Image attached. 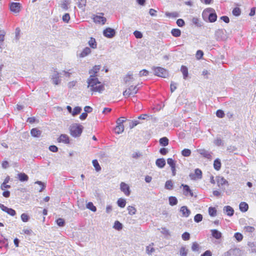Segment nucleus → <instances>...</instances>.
I'll return each instance as SVG.
<instances>
[{
	"label": "nucleus",
	"mask_w": 256,
	"mask_h": 256,
	"mask_svg": "<svg viewBox=\"0 0 256 256\" xmlns=\"http://www.w3.org/2000/svg\"><path fill=\"white\" fill-rule=\"evenodd\" d=\"M171 34L174 37H179L181 34V31L178 28H173L171 31Z\"/></svg>",
	"instance_id": "34"
},
{
	"label": "nucleus",
	"mask_w": 256,
	"mask_h": 256,
	"mask_svg": "<svg viewBox=\"0 0 256 256\" xmlns=\"http://www.w3.org/2000/svg\"><path fill=\"white\" fill-rule=\"evenodd\" d=\"M114 228L115 230H120L122 228V224L120 222L116 220L114 222Z\"/></svg>",
	"instance_id": "42"
},
{
	"label": "nucleus",
	"mask_w": 256,
	"mask_h": 256,
	"mask_svg": "<svg viewBox=\"0 0 256 256\" xmlns=\"http://www.w3.org/2000/svg\"><path fill=\"white\" fill-rule=\"evenodd\" d=\"M224 212L228 216H232L234 213V209L230 206H228L224 208Z\"/></svg>",
	"instance_id": "20"
},
{
	"label": "nucleus",
	"mask_w": 256,
	"mask_h": 256,
	"mask_svg": "<svg viewBox=\"0 0 256 256\" xmlns=\"http://www.w3.org/2000/svg\"><path fill=\"white\" fill-rule=\"evenodd\" d=\"M103 13H100V15H96L93 16L94 22L98 24L104 25L105 24L106 18L104 17Z\"/></svg>",
	"instance_id": "7"
},
{
	"label": "nucleus",
	"mask_w": 256,
	"mask_h": 256,
	"mask_svg": "<svg viewBox=\"0 0 256 256\" xmlns=\"http://www.w3.org/2000/svg\"><path fill=\"white\" fill-rule=\"evenodd\" d=\"M18 178L21 182L28 181V176L24 173H20L18 174Z\"/></svg>",
	"instance_id": "29"
},
{
	"label": "nucleus",
	"mask_w": 256,
	"mask_h": 256,
	"mask_svg": "<svg viewBox=\"0 0 256 256\" xmlns=\"http://www.w3.org/2000/svg\"><path fill=\"white\" fill-rule=\"evenodd\" d=\"M82 111V108L80 106H76L72 110V116H76L79 114Z\"/></svg>",
	"instance_id": "39"
},
{
	"label": "nucleus",
	"mask_w": 256,
	"mask_h": 256,
	"mask_svg": "<svg viewBox=\"0 0 256 256\" xmlns=\"http://www.w3.org/2000/svg\"><path fill=\"white\" fill-rule=\"evenodd\" d=\"M156 165L160 168H163L166 165V161L164 158H158L156 162Z\"/></svg>",
	"instance_id": "21"
},
{
	"label": "nucleus",
	"mask_w": 256,
	"mask_h": 256,
	"mask_svg": "<svg viewBox=\"0 0 256 256\" xmlns=\"http://www.w3.org/2000/svg\"><path fill=\"white\" fill-rule=\"evenodd\" d=\"M192 251H198L200 250V246L197 242H193L192 246Z\"/></svg>",
	"instance_id": "52"
},
{
	"label": "nucleus",
	"mask_w": 256,
	"mask_h": 256,
	"mask_svg": "<svg viewBox=\"0 0 256 256\" xmlns=\"http://www.w3.org/2000/svg\"><path fill=\"white\" fill-rule=\"evenodd\" d=\"M87 208L91 210L94 212H96V207L94 205L93 203L92 202H88L86 206Z\"/></svg>",
	"instance_id": "40"
},
{
	"label": "nucleus",
	"mask_w": 256,
	"mask_h": 256,
	"mask_svg": "<svg viewBox=\"0 0 256 256\" xmlns=\"http://www.w3.org/2000/svg\"><path fill=\"white\" fill-rule=\"evenodd\" d=\"M152 70L154 74L158 76L166 78L168 76V70L162 67H153Z\"/></svg>",
	"instance_id": "4"
},
{
	"label": "nucleus",
	"mask_w": 256,
	"mask_h": 256,
	"mask_svg": "<svg viewBox=\"0 0 256 256\" xmlns=\"http://www.w3.org/2000/svg\"><path fill=\"white\" fill-rule=\"evenodd\" d=\"M202 17L204 20L210 22H214L217 19L215 10L211 8H207L203 11Z\"/></svg>",
	"instance_id": "2"
},
{
	"label": "nucleus",
	"mask_w": 256,
	"mask_h": 256,
	"mask_svg": "<svg viewBox=\"0 0 256 256\" xmlns=\"http://www.w3.org/2000/svg\"><path fill=\"white\" fill-rule=\"evenodd\" d=\"M88 88L93 92H102L104 90V86L94 76H90L88 79Z\"/></svg>",
	"instance_id": "1"
},
{
	"label": "nucleus",
	"mask_w": 256,
	"mask_h": 256,
	"mask_svg": "<svg viewBox=\"0 0 256 256\" xmlns=\"http://www.w3.org/2000/svg\"><path fill=\"white\" fill-rule=\"evenodd\" d=\"M182 238L184 240H188L190 238V234L188 232H185L182 234Z\"/></svg>",
	"instance_id": "60"
},
{
	"label": "nucleus",
	"mask_w": 256,
	"mask_h": 256,
	"mask_svg": "<svg viewBox=\"0 0 256 256\" xmlns=\"http://www.w3.org/2000/svg\"><path fill=\"white\" fill-rule=\"evenodd\" d=\"M214 167L216 170H219L221 168V162L219 159H216L214 162Z\"/></svg>",
	"instance_id": "32"
},
{
	"label": "nucleus",
	"mask_w": 256,
	"mask_h": 256,
	"mask_svg": "<svg viewBox=\"0 0 256 256\" xmlns=\"http://www.w3.org/2000/svg\"><path fill=\"white\" fill-rule=\"evenodd\" d=\"M148 74V72L146 70H140L139 72L138 76L141 77L142 76H146Z\"/></svg>",
	"instance_id": "63"
},
{
	"label": "nucleus",
	"mask_w": 256,
	"mask_h": 256,
	"mask_svg": "<svg viewBox=\"0 0 256 256\" xmlns=\"http://www.w3.org/2000/svg\"><path fill=\"white\" fill-rule=\"evenodd\" d=\"M208 214L211 216H215L216 215V210L215 208L210 207L208 208Z\"/></svg>",
	"instance_id": "45"
},
{
	"label": "nucleus",
	"mask_w": 256,
	"mask_h": 256,
	"mask_svg": "<svg viewBox=\"0 0 256 256\" xmlns=\"http://www.w3.org/2000/svg\"><path fill=\"white\" fill-rule=\"evenodd\" d=\"M103 34L108 38H112L116 34V31L114 29L108 28L103 31Z\"/></svg>",
	"instance_id": "11"
},
{
	"label": "nucleus",
	"mask_w": 256,
	"mask_h": 256,
	"mask_svg": "<svg viewBox=\"0 0 256 256\" xmlns=\"http://www.w3.org/2000/svg\"><path fill=\"white\" fill-rule=\"evenodd\" d=\"M168 201L169 204L172 206H175L178 204V200L175 196H170L168 198Z\"/></svg>",
	"instance_id": "31"
},
{
	"label": "nucleus",
	"mask_w": 256,
	"mask_h": 256,
	"mask_svg": "<svg viewBox=\"0 0 256 256\" xmlns=\"http://www.w3.org/2000/svg\"><path fill=\"white\" fill-rule=\"evenodd\" d=\"M232 14L235 16H238L240 14V10L238 8H235L232 10Z\"/></svg>",
	"instance_id": "59"
},
{
	"label": "nucleus",
	"mask_w": 256,
	"mask_h": 256,
	"mask_svg": "<svg viewBox=\"0 0 256 256\" xmlns=\"http://www.w3.org/2000/svg\"><path fill=\"white\" fill-rule=\"evenodd\" d=\"M86 3V0H80V2H78V6L80 8H83L85 6Z\"/></svg>",
	"instance_id": "61"
},
{
	"label": "nucleus",
	"mask_w": 256,
	"mask_h": 256,
	"mask_svg": "<svg viewBox=\"0 0 256 256\" xmlns=\"http://www.w3.org/2000/svg\"><path fill=\"white\" fill-rule=\"evenodd\" d=\"M226 30L224 29H218L216 30L214 33V36L216 39L218 40H224L226 38Z\"/></svg>",
	"instance_id": "6"
},
{
	"label": "nucleus",
	"mask_w": 256,
	"mask_h": 256,
	"mask_svg": "<svg viewBox=\"0 0 256 256\" xmlns=\"http://www.w3.org/2000/svg\"><path fill=\"white\" fill-rule=\"evenodd\" d=\"M88 45L92 48L95 49L97 48V43L96 41L95 38H90L88 42Z\"/></svg>",
	"instance_id": "25"
},
{
	"label": "nucleus",
	"mask_w": 256,
	"mask_h": 256,
	"mask_svg": "<svg viewBox=\"0 0 256 256\" xmlns=\"http://www.w3.org/2000/svg\"><path fill=\"white\" fill-rule=\"evenodd\" d=\"M134 36L137 38H141L142 37V34L140 32L136 30L134 32Z\"/></svg>",
	"instance_id": "62"
},
{
	"label": "nucleus",
	"mask_w": 256,
	"mask_h": 256,
	"mask_svg": "<svg viewBox=\"0 0 256 256\" xmlns=\"http://www.w3.org/2000/svg\"><path fill=\"white\" fill-rule=\"evenodd\" d=\"M184 22L182 19L180 18L176 20V24L178 26L182 27L184 25Z\"/></svg>",
	"instance_id": "64"
},
{
	"label": "nucleus",
	"mask_w": 256,
	"mask_h": 256,
	"mask_svg": "<svg viewBox=\"0 0 256 256\" xmlns=\"http://www.w3.org/2000/svg\"><path fill=\"white\" fill-rule=\"evenodd\" d=\"M191 154V150L188 148H184L182 151V154L184 156H189Z\"/></svg>",
	"instance_id": "47"
},
{
	"label": "nucleus",
	"mask_w": 256,
	"mask_h": 256,
	"mask_svg": "<svg viewBox=\"0 0 256 256\" xmlns=\"http://www.w3.org/2000/svg\"><path fill=\"white\" fill-rule=\"evenodd\" d=\"M134 78L132 74H128L124 78V82L125 83H128L130 82H132Z\"/></svg>",
	"instance_id": "46"
},
{
	"label": "nucleus",
	"mask_w": 256,
	"mask_h": 256,
	"mask_svg": "<svg viewBox=\"0 0 256 256\" xmlns=\"http://www.w3.org/2000/svg\"><path fill=\"white\" fill-rule=\"evenodd\" d=\"M52 83L56 85H58L60 82V74L57 71H54L52 75Z\"/></svg>",
	"instance_id": "15"
},
{
	"label": "nucleus",
	"mask_w": 256,
	"mask_h": 256,
	"mask_svg": "<svg viewBox=\"0 0 256 256\" xmlns=\"http://www.w3.org/2000/svg\"><path fill=\"white\" fill-rule=\"evenodd\" d=\"M167 163L170 168L174 166H176V162L172 158H168Z\"/></svg>",
	"instance_id": "50"
},
{
	"label": "nucleus",
	"mask_w": 256,
	"mask_h": 256,
	"mask_svg": "<svg viewBox=\"0 0 256 256\" xmlns=\"http://www.w3.org/2000/svg\"><path fill=\"white\" fill-rule=\"evenodd\" d=\"M234 237L238 242L242 240L243 238L242 235L240 232H236L234 235Z\"/></svg>",
	"instance_id": "56"
},
{
	"label": "nucleus",
	"mask_w": 256,
	"mask_h": 256,
	"mask_svg": "<svg viewBox=\"0 0 256 256\" xmlns=\"http://www.w3.org/2000/svg\"><path fill=\"white\" fill-rule=\"evenodd\" d=\"M118 205L120 208H124L126 204V200L122 198H120L118 199L117 201Z\"/></svg>",
	"instance_id": "36"
},
{
	"label": "nucleus",
	"mask_w": 256,
	"mask_h": 256,
	"mask_svg": "<svg viewBox=\"0 0 256 256\" xmlns=\"http://www.w3.org/2000/svg\"><path fill=\"white\" fill-rule=\"evenodd\" d=\"M160 143L162 146H166L168 144V140L166 137H164L160 140Z\"/></svg>",
	"instance_id": "41"
},
{
	"label": "nucleus",
	"mask_w": 256,
	"mask_h": 256,
	"mask_svg": "<svg viewBox=\"0 0 256 256\" xmlns=\"http://www.w3.org/2000/svg\"><path fill=\"white\" fill-rule=\"evenodd\" d=\"M180 187L183 188V194L186 196L192 197L194 196L192 190H190V186L186 184H182Z\"/></svg>",
	"instance_id": "10"
},
{
	"label": "nucleus",
	"mask_w": 256,
	"mask_h": 256,
	"mask_svg": "<svg viewBox=\"0 0 256 256\" xmlns=\"http://www.w3.org/2000/svg\"><path fill=\"white\" fill-rule=\"evenodd\" d=\"M92 164L95 168V170L97 172H99L101 170V167L100 166L98 160H92Z\"/></svg>",
	"instance_id": "44"
},
{
	"label": "nucleus",
	"mask_w": 256,
	"mask_h": 256,
	"mask_svg": "<svg viewBox=\"0 0 256 256\" xmlns=\"http://www.w3.org/2000/svg\"><path fill=\"white\" fill-rule=\"evenodd\" d=\"M189 176L192 180H196L202 178V172L199 168H196L194 173H190Z\"/></svg>",
	"instance_id": "8"
},
{
	"label": "nucleus",
	"mask_w": 256,
	"mask_h": 256,
	"mask_svg": "<svg viewBox=\"0 0 256 256\" xmlns=\"http://www.w3.org/2000/svg\"><path fill=\"white\" fill-rule=\"evenodd\" d=\"M30 134L34 137H39L41 135L42 132L36 128H34L31 130Z\"/></svg>",
	"instance_id": "24"
},
{
	"label": "nucleus",
	"mask_w": 256,
	"mask_h": 256,
	"mask_svg": "<svg viewBox=\"0 0 256 256\" xmlns=\"http://www.w3.org/2000/svg\"><path fill=\"white\" fill-rule=\"evenodd\" d=\"M165 14L166 16L172 17V18H177L179 16V14L177 12H166Z\"/></svg>",
	"instance_id": "49"
},
{
	"label": "nucleus",
	"mask_w": 256,
	"mask_h": 256,
	"mask_svg": "<svg viewBox=\"0 0 256 256\" xmlns=\"http://www.w3.org/2000/svg\"><path fill=\"white\" fill-rule=\"evenodd\" d=\"M179 253L180 256H187L188 249L186 246H182L180 248Z\"/></svg>",
	"instance_id": "28"
},
{
	"label": "nucleus",
	"mask_w": 256,
	"mask_h": 256,
	"mask_svg": "<svg viewBox=\"0 0 256 256\" xmlns=\"http://www.w3.org/2000/svg\"><path fill=\"white\" fill-rule=\"evenodd\" d=\"M180 70L182 73L184 78L186 80L188 74V68L184 66H181Z\"/></svg>",
	"instance_id": "27"
},
{
	"label": "nucleus",
	"mask_w": 256,
	"mask_h": 256,
	"mask_svg": "<svg viewBox=\"0 0 256 256\" xmlns=\"http://www.w3.org/2000/svg\"><path fill=\"white\" fill-rule=\"evenodd\" d=\"M70 4V2L68 0H64L62 4H61V7L65 10H66L68 8V6Z\"/></svg>",
	"instance_id": "43"
},
{
	"label": "nucleus",
	"mask_w": 256,
	"mask_h": 256,
	"mask_svg": "<svg viewBox=\"0 0 256 256\" xmlns=\"http://www.w3.org/2000/svg\"><path fill=\"white\" fill-rule=\"evenodd\" d=\"M255 228L253 226H246L244 228V230L248 232L252 233L254 232Z\"/></svg>",
	"instance_id": "54"
},
{
	"label": "nucleus",
	"mask_w": 256,
	"mask_h": 256,
	"mask_svg": "<svg viewBox=\"0 0 256 256\" xmlns=\"http://www.w3.org/2000/svg\"><path fill=\"white\" fill-rule=\"evenodd\" d=\"M91 53V50L88 47L85 48L80 54V58H84Z\"/></svg>",
	"instance_id": "22"
},
{
	"label": "nucleus",
	"mask_w": 256,
	"mask_h": 256,
	"mask_svg": "<svg viewBox=\"0 0 256 256\" xmlns=\"http://www.w3.org/2000/svg\"><path fill=\"white\" fill-rule=\"evenodd\" d=\"M180 212L182 213V216L184 217H188L190 214V211L187 206H182L180 208Z\"/></svg>",
	"instance_id": "19"
},
{
	"label": "nucleus",
	"mask_w": 256,
	"mask_h": 256,
	"mask_svg": "<svg viewBox=\"0 0 256 256\" xmlns=\"http://www.w3.org/2000/svg\"><path fill=\"white\" fill-rule=\"evenodd\" d=\"M84 127L78 124H73L70 127V135L74 138L80 136L83 130Z\"/></svg>",
	"instance_id": "3"
},
{
	"label": "nucleus",
	"mask_w": 256,
	"mask_h": 256,
	"mask_svg": "<svg viewBox=\"0 0 256 256\" xmlns=\"http://www.w3.org/2000/svg\"><path fill=\"white\" fill-rule=\"evenodd\" d=\"M138 89L139 88L138 87V86H131L123 92V96L125 98H128L130 96H134V94L138 92Z\"/></svg>",
	"instance_id": "5"
},
{
	"label": "nucleus",
	"mask_w": 256,
	"mask_h": 256,
	"mask_svg": "<svg viewBox=\"0 0 256 256\" xmlns=\"http://www.w3.org/2000/svg\"><path fill=\"white\" fill-rule=\"evenodd\" d=\"M202 220V216L201 214H196L194 217V220L196 222H199Z\"/></svg>",
	"instance_id": "51"
},
{
	"label": "nucleus",
	"mask_w": 256,
	"mask_h": 256,
	"mask_svg": "<svg viewBox=\"0 0 256 256\" xmlns=\"http://www.w3.org/2000/svg\"><path fill=\"white\" fill-rule=\"evenodd\" d=\"M60 142H63L66 144L70 143V138L68 135L66 134H62L58 139Z\"/></svg>",
	"instance_id": "18"
},
{
	"label": "nucleus",
	"mask_w": 256,
	"mask_h": 256,
	"mask_svg": "<svg viewBox=\"0 0 256 256\" xmlns=\"http://www.w3.org/2000/svg\"><path fill=\"white\" fill-rule=\"evenodd\" d=\"M153 244H150L146 248V252L148 254H151L154 252V248L152 246Z\"/></svg>",
	"instance_id": "38"
},
{
	"label": "nucleus",
	"mask_w": 256,
	"mask_h": 256,
	"mask_svg": "<svg viewBox=\"0 0 256 256\" xmlns=\"http://www.w3.org/2000/svg\"><path fill=\"white\" fill-rule=\"evenodd\" d=\"M197 152L200 155H202V156L206 158L211 159L212 158V153L209 152L208 151L206 150L205 149H199L197 150Z\"/></svg>",
	"instance_id": "16"
},
{
	"label": "nucleus",
	"mask_w": 256,
	"mask_h": 256,
	"mask_svg": "<svg viewBox=\"0 0 256 256\" xmlns=\"http://www.w3.org/2000/svg\"><path fill=\"white\" fill-rule=\"evenodd\" d=\"M21 4L19 2H12L10 5V8L12 12L18 13L20 10Z\"/></svg>",
	"instance_id": "14"
},
{
	"label": "nucleus",
	"mask_w": 256,
	"mask_h": 256,
	"mask_svg": "<svg viewBox=\"0 0 256 256\" xmlns=\"http://www.w3.org/2000/svg\"><path fill=\"white\" fill-rule=\"evenodd\" d=\"M56 222L59 226H64L65 223L64 220L62 218H58L57 219Z\"/></svg>",
	"instance_id": "53"
},
{
	"label": "nucleus",
	"mask_w": 256,
	"mask_h": 256,
	"mask_svg": "<svg viewBox=\"0 0 256 256\" xmlns=\"http://www.w3.org/2000/svg\"><path fill=\"white\" fill-rule=\"evenodd\" d=\"M203 56H204L203 52L201 50H198L196 52V59L200 60L202 58Z\"/></svg>",
	"instance_id": "57"
},
{
	"label": "nucleus",
	"mask_w": 256,
	"mask_h": 256,
	"mask_svg": "<svg viewBox=\"0 0 256 256\" xmlns=\"http://www.w3.org/2000/svg\"><path fill=\"white\" fill-rule=\"evenodd\" d=\"M124 130V125H116L114 131L117 134H120L122 133Z\"/></svg>",
	"instance_id": "33"
},
{
	"label": "nucleus",
	"mask_w": 256,
	"mask_h": 256,
	"mask_svg": "<svg viewBox=\"0 0 256 256\" xmlns=\"http://www.w3.org/2000/svg\"><path fill=\"white\" fill-rule=\"evenodd\" d=\"M0 208L4 212H6L11 216H14L16 214V211L11 208H8L4 204H0Z\"/></svg>",
	"instance_id": "13"
},
{
	"label": "nucleus",
	"mask_w": 256,
	"mask_h": 256,
	"mask_svg": "<svg viewBox=\"0 0 256 256\" xmlns=\"http://www.w3.org/2000/svg\"><path fill=\"white\" fill-rule=\"evenodd\" d=\"M21 220L23 222H27L30 220V216L27 214L23 213L21 214L20 216Z\"/></svg>",
	"instance_id": "48"
},
{
	"label": "nucleus",
	"mask_w": 256,
	"mask_h": 256,
	"mask_svg": "<svg viewBox=\"0 0 256 256\" xmlns=\"http://www.w3.org/2000/svg\"><path fill=\"white\" fill-rule=\"evenodd\" d=\"M216 116L219 118H222L224 116V113L223 110H219L216 111Z\"/></svg>",
	"instance_id": "58"
},
{
	"label": "nucleus",
	"mask_w": 256,
	"mask_h": 256,
	"mask_svg": "<svg viewBox=\"0 0 256 256\" xmlns=\"http://www.w3.org/2000/svg\"><path fill=\"white\" fill-rule=\"evenodd\" d=\"M212 237L218 240H221L222 238V233L216 229H212L210 230Z\"/></svg>",
	"instance_id": "12"
},
{
	"label": "nucleus",
	"mask_w": 256,
	"mask_h": 256,
	"mask_svg": "<svg viewBox=\"0 0 256 256\" xmlns=\"http://www.w3.org/2000/svg\"><path fill=\"white\" fill-rule=\"evenodd\" d=\"M120 190L126 196H129L130 194V186L124 182L120 184Z\"/></svg>",
	"instance_id": "9"
},
{
	"label": "nucleus",
	"mask_w": 256,
	"mask_h": 256,
	"mask_svg": "<svg viewBox=\"0 0 256 256\" xmlns=\"http://www.w3.org/2000/svg\"><path fill=\"white\" fill-rule=\"evenodd\" d=\"M127 210L130 215L132 216L136 214V210L134 206H128L127 207Z\"/></svg>",
	"instance_id": "35"
},
{
	"label": "nucleus",
	"mask_w": 256,
	"mask_h": 256,
	"mask_svg": "<svg viewBox=\"0 0 256 256\" xmlns=\"http://www.w3.org/2000/svg\"><path fill=\"white\" fill-rule=\"evenodd\" d=\"M216 181L218 186L219 187H221L224 185L228 186L229 183L228 180H226L224 177L222 176H218L216 178Z\"/></svg>",
	"instance_id": "17"
},
{
	"label": "nucleus",
	"mask_w": 256,
	"mask_h": 256,
	"mask_svg": "<svg viewBox=\"0 0 256 256\" xmlns=\"http://www.w3.org/2000/svg\"><path fill=\"white\" fill-rule=\"evenodd\" d=\"M192 22V24L196 26L200 27L202 26L201 22L200 21V19L197 18H193Z\"/></svg>",
	"instance_id": "37"
},
{
	"label": "nucleus",
	"mask_w": 256,
	"mask_h": 256,
	"mask_svg": "<svg viewBox=\"0 0 256 256\" xmlns=\"http://www.w3.org/2000/svg\"><path fill=\"white\" fill-rule=\"evenodd\" d=\"M8 181L4 180V182L2 184L0 188L2 190H5L6 188H10V185L7 184Z\"/></svg>",
	"instance_id": "55"
},
{
	"label": "nucleus",
	"mask_w": 256,
	"mask_h": 256,
	"mask_svg": "<svg viewBox=\"0 0 256 256\" xmlns=\"http://www.w3.org/2000/svg\"><path fill=\"white\" fill-rule=\"evenodd\" d=\"M100 68V66H94L93 68L89 72L90 76L93 75L96 77V74L99 72Z\"/></svg>",
	"instance_id": "23"
},
{
	"label": "nucleus",
	"mask_w": 256,
	"mask_h": 256,
	"mask_svg": "<svg viewBox=\"0 0 256 256\" xmlns=\"http://www.w3.org/2000/svg\"><path fill=\"white\" fill-rule=\"evenodd\" d=\"M239 207H240V210L241 212H246L248 210V206L246 202H242L240 203Z\"/></svg>",
	"instance_id": "26"
},
{
	"label": "nucleus",
	"mask_w": 256,
	"mask_h": 256,
	"mask_svg": "<svg viewBox=\"0 0 256 256\" xmlns=\"http://www.w3.org/2000/svg\"><path fill=\"white\" fill-rule=\"evenodd\" d=\"M174 184L172 180H167L164 185V188L168 190H172L173 188Z\"/></svg>",
	"instance_id": "30"
}]
</instances>
